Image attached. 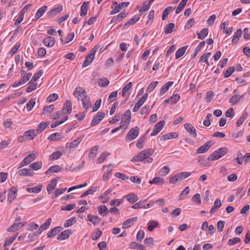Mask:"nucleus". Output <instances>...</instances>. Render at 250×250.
Returning <instances> with one entry per match:
<instances>
[{
	"mask_svg": "<svg viewBox=\"0 0 250 250\" xmlns=\"http://www.w3.org/2000/svg\"><path fill=\"white\" fill-rule=\"evenodd\" d=\"M154 150L152 148L144 150L134 156L131 161L134 162H143L145 163H150L152 162L153 159L150 157V156H151Z\"/></svg>",
	"mask_w": 250,
	"mask_h": 250,
	"instance_id": "1",
	"label": "nucleus"
},
{
	"mask_svg": "<svg viewBox=\"0 0 250 250\" xmlns=\"http://www.w3.org/2000/svg\"><path fill=\"white\" fill-rule=\"evenodd\" d=\"M190 175L189 172H181L171 176L169 182L170 184H175L177 183L181 182L184 179L188 178Z\"/></svg>",
	"mask_w": 250,
	"mask_h": 250,
	"instance_id": "2",
	"label": "nucleus"
},
{
	"mask_svg": "<svg viewBox=\"0 0 250 250\" xmlns=\"http://www.w3.org/2000/svg\"><path fill=\"white\" fill-rule=\"evenodd\" d=\"M228 152V149L226 147H221L214 151L208 157V160L213 161L224 156Z\"/></svg>",
	"mask_w": 250,
	"mask_h": 250,
	"instance_id": "3",
	"label": "nucleus"
},
{
	"mask_svg": "<svg viewBox=\"0 0 250 250\" xmlns=\"http://www.w3.org/2000/svg\"><path fill=\"white\" fill-rule=\"evenodd\" d=\"M99 47V45H96L91 49L89 54L85 57V61L82 65L83 67H86L92 62L95 57V54Z\"/></svg>",
	"mask_w": 250,
	"mask_h": 250,
	"instance_id": "4",
	"label": "nucleus"
},
{
	"mask_svg": "<svg viewBox=\"0 0 250 250\" xmlns=\"http://www.w3.org/2000/svg\"><path fill=\"white\" fill-rule=\"evenodd\" d=\"M140 129L138 126H135L130 129L126 136V141L130 142L135 139L139 134Z\"/></svg>",
	"mask_w": 250,
	"mask_h": 250,
	"instance_id": "5",
	"label": "nucleus"
},
{
	"mask_svg": "<svg viewBox=\"0 0 250 250\" xmlns=\"http://www.w3.org/2000/svg\"><path fill=\"white\" fill-rule=\"evenodd\" d=\"M73 95L78 99H83L87 96L85 90L79 86L75 88L73 93Z\"/></svg>",
	"mask_w": 250,
	"mask_h": 250,
	"instance_id": "6",
	"label": "nucleus"
},
{
	"mask_svg": "<svg viewBox=\"0 0 250 250\" xmlns=\"http://www.w3.org/2000/svg\"><path fill=\"white\" fill-rule=\"evenodd\" d=\"M165 125V122L164 121H161L158 122L155 125L150 135L153 136L158 134L163 128Z\"/></svg>",
	"mask_w": 250,
	"mask_h": 250,
	"instance_id": "7",
	"label": "nucleus"
},
{
	"mask_svg": "<svg viewBox=\"0 0 250 250\" xmlns=\"http://www.w3.org/2000/svg\"><path fill=\"white\" fill-rule=\"evenodd\" d=\"M72 103L69 100H66L62 107L61 113L62 114L66 115L67 116L72 111Z\"/></svg>",
	"mask_w": 250,
	"mask_h": 250,
	"instance_id": "8",
	"label": "nucleus"
},
{
	"mask_svg": "<svg viewBox=\"0 0 250 250\" xmlns=\"http://www.w3.org/2000/svg\"><path fill=\"white\" fill-rule=\"evenodd\" d=\"M18 189L16 187L11 188L8 191L7 201L10 204L17 197Z\"/></svg>",
	"mask_w": 250,
	"mask_h": 250,
	"instance_id": "9",
	"label": "nucleus"
},
{
	"mask_svg": "<svg viewBox=\"0 0 250 250\" xmlns=\"http://www.w3.org/2000/svg\"><path fill=\"white\" fill-rule=\"evenodd\" d=\"M36 156L35 154H31L26 157L20 164L19 168H21L29 164L31 162L34 161Z\"/></svg>",
	"mask_w": 250,
	"mask_h": 250,
	"instance_id": "10",
	"label": "nucleus"
},
{
	"mask_svg": "<svg viewBox=\"0 0 250 250\" xmlns=\"http://www.w3.org/2000/svg\"><path fill=\"white\" fill-rule=\"evenodd\" d=\"M24 225L25 223L23 222H17L16 221L15 223L8 229L7 230L9 232H14L21 229Z\"/></svg>",
	"mask_w": 250,
	"mask_h": 250,
	"instance_id": "11",
	"label": "nucleus"
},
{
	"mask_svg": "<svg viewBox=\"0 0 250 250\" xmlns=\"http://www.w3.org/2000/svg\"><path fill=\"white\" fill-rule=\"evenodd\" d=\"M184 127L187 131L193 137H196L197 134L196 132V129L191 124L189 123H186L184 125Z\"/></svg>",
	"mask_w": 250,
	"mask_h": 250,
	"instance_id": "12",
	"label": "nucleus"
},
{
	"mask_svg": "<svg viewBox=\"0 0 250 250\" xmlns=\"http://www.w3.org/2000/svg\"><path fill=\"white\" fill-rule=\"evenodd\" d=\"M104 117V113L98 112L91 123V125L94 126L98 124Z\"/></svg>",
	"mask_w": 250,
	"mask_h": 250,
	"instance_id": "13",
	"label": "nucleus"
},
{
	"mask_svg": "<svg viewBox=\"0 0 250 250\" xmlns=\"http://www.w3.org/2000/svg\"><path fill=\"white\" fill-rule=\"evenodd\" d=\"M180 96L179 94H176L172 95L168 99H166L164 101L165 104H173L177 103L180 100Z\"/></svg>",
	"mask_w": 250,
	"mask_h": 250,
	"instance_id": "14",
	"label": "nucleus"
},
{
	"mask_svg": "<svg viewBox=\"0 0 250 250\" xmlns=\"http://www.w3.org/2000/svg\"><path fill=\"white\" fill-rule=\"evenodd\" d=\"M236 159L238 164L240 165L244 162L247 163L250 159V153H247L243 156H242L241 154H238Z\"/></svg>",
	"mask_w": 250,
	"mask_h": 250,
	"instance_id": "15",
	"label": "nucleus"
},
{
	"mask_svg": "<svg viewBox=\"0 0 250 250\" xmlns=\"http://www.w3.org/2000/svg\"><path fill=\"white\" fill-rule=\"evenodd\" d=\"M211 142L208 141L206 142L203 146H200L196 150L197 154H201L206 152L211 146Z\"/></svg>",
	"mask_w": 250,
	"mask_h": 250,
	"instance_id": "16",
	"label": "nucleus"
},
{
	"mask_svg": "<svg viewBox=\"0 0 250 250\" xmlns=\"http://www.w3.org/2000/svg\"><path fill=\"white\" fill-rule=\"evenodd\" d=\"M43 43L46 46L51 47L55 44V39L53 37L48 36L44 38Z\"/></svg>",
	"mask_w": 250,
	"mask_h": 250,
	"instance_id": "17",
	"label": "nucleus"
},
{
	"mask_svg": "<svg viewBox=\"0 0 250 250\" xmlns=\"http://www.w3.org/2000/svg\"><path fill=\"white\" fill-rule=\"evenodd\" d=\"M137 217H134L129 218L125 221L123 224V229H127L131 227L137 220Z\"/></svg>",
	"mask_w": 250,
	"mask_h": 250,
	"instance_id": "18",
	"label": "nucleus"
},
{
	"mask_svg": "<svg viewBox=\"0 0 250 250\" xmlns=\"http://www.w3.org/2000/svg\"><path fill=\"white\" fill-rule=\"evenodd\" d=\"M173 84V82H168L164 84L160 89L159 96H162L164 94H165Z\"/></svg>",
	"mask_w": 250,
	"mask_h": 250,
	"instance_id": "19",
	"label": "nucleus"
},
{
	"mask_svg": "<svg viewBox=\"0 0 250 250\" xmlns=\"http://www.w3.org/2000/svg\"><path fill=\"white\" fill-rule=\"evenodd\" d=\"M72 231L71 230H65L58 235L57 239L60 241L65 240L69 237Z\"/></svg>",
	"mask_w": 250,
	"mask_h": 250,
	"instance_id": "20",
	"label": "nucleus"
},
{
	"mask_svg": "<svg viewBox=\"0 0 250 250\" xmlns=\"http://www.w3.org/2000/svg\"><path fill=\"white\" fill-rule=\"evenodd\" d=\"M178 137V134L176 132H170L163 135L160 138V140L165 141L172 138H177Z\"/></svg>",
	"mask_w": 250,
	"mask_h": 250,
	"instance_id": "21",
	"label": "nucleus"
},
{
	"mask_svg": "<svg viewBox=\"0 0 250 250\" xmlns=\"http://www.w3.org/2000/svg\"><path fill=\"white\" fill-rule=\"evenodd\" d=\"M129 248L136 250H146L144 246L141 244H138L135 242H132L129 244Z\"/></svg>",
	"mask_w": 250,
	"mask_h": 250,
	"instance_id": "22",
	"label": "nucleus"
},
{
	"mask_svg": "<svg viewBox=\"0 0 250 250\" xmlns=\"http://www.w3.org/2000/svg\"><path fill=\"white\" fill-rule=\"evenodd\" d=\"M52 219L51 218H48L46 220L44 223L42 224L38 229V230L40 232L41 234L42 232L46 230L48 228L49 226L50 225V224L51 223Z\"/></svg>",
	"mask_w": 250,
	"mask_h": 250,
	"instance_id": "23",
	"label": "nucleus"
},
{
	"mask_svg": "<svg viewBox=\"0 0 250 250\" xmlns=\"http://www.w3.org/2000/svg\"><path fill=\"white\" fill-rule=\"evenodd\" d=\"M140 18V16L139 15H135L124 24V28L125 29L128 26L134 24L139 20Z\"/></svg>",
	"mask_w": 250,
	"mask_h": 250,
	"instance_id": "24",
	"label": "nucleus"
},
{
	"mask_svg": "<svg viewBox=\"0 0 250 250\" xmlns=\"http://www.w3.org/2000/svg\"><path fill=\"white\" fill-rule=\"evenodd\" d=\"M57 183V180L54 179L52 180L50 183L47 185V191L48 194H50L52 190L56 188Z\"/></svg>",
	"mask_w": 250,
	"mask_h": 250,
	"instance_id": "25",
	"label": "nucleus"
},
{
	"mask_svg": "<svg viewBox=\"0 0 250 250\" xmlns=\"http://www.w3.org/2000/svg\"><path fill=\"white\" fill-rule=\"evenodd\" d=\"M242 35V30L240 29H237L235 33L234 36L233 37L231 42L233 44H236L239 40V38L241 37Z\"/></svg>",
	"mask_w": 250,
	"mask_h": 250,
	"instance_id": "26",
	"label": "nucleus"
},
{
	"mask_svg": "<svg viewBox=\"0 0 250 250\" xmlns=\"http://www.w3.org/2000/svg\"><path fill=\"white\" fill-rule=\"evenodd\" d=\"M18 173L19 175L23 176H32L33 175V173L28 168L21 169L18 171Z\"/></svg>",
	"mask_w": 250,
	"mask_h": 250,
	"instance_id": "27",
	"label": "nucleus"
},
{
	"mask_svg": "<svg viewBox=\"0 0 250 250\" xmlns=\"http://www.w3.org/2000/svg\"><path fill=\"white\" fill-rule=\"evenodd\" d=\"M35 82L36 81H33L32 79L29 82V86L26 90L27 93L31 92V91L35 90L37 88L38 84Z\"/></svg>",
	"mask_w": 250,
	"mask_h": 250,
	"instance_id": "28",
	"label": "nucleus"
},
{
	"mask_svg": "<svg viewBox=\"0 0 250 250\" xmlns=\"http://www.w3.org/2000/svg\"><path fill=\"white\" fill-rule=\"evenodd\" d=\"M36 136V133L34 130H29L24 133V137L26 139L33 140Z\"/></svg>",
	"mask_w": 250,
	"mask_h": 250,
	"instance_id": "29",
	"label": "nucleus"
},
{
	"mask_svg": "<svg viewBox=\"0 0 250 250\" xmlns=\"http://www.w3.org/2000/svg\"><path fill=\"white\" fill-rule=\"evenodd\" d=\"M243 97V95H233L229 99V103L231 104H235L239 103Z\"/></svg>",
	"mask_w": 250,
	"mask_h": 250,
	"instance_id": "30",
	"label": "nucleus"
},
{
	"mask_svg": "<svg viewBox=\"0 0 250 250\" xmlns=\"http://www.w3.org/2000/svg\"><path fill=\"white\" fill-rule=\"evenodd\" d=\"M42 188V184H40L33 188H27V191L29 193H37L41 191Z\"/></svg>",
	"mask_w": 250,
	"mask_h": 250,
	"instance_id": "31",
	"label": "nucleus"
},
{
	"mask_svg": "<svg viewBox=\"0 0 250 250\" xmlns=\"http://www.w3.org/2000/svg\"><path fill=\"white\" fill-rule=\"evenodd\" d=\"M61 229L62 228L60 227H55L48 232L47 237L48 238L52 237L53 236L56 235L58 232L61 230Z\"/></svg>",
	"mask_w": 250,
	"mask_h": 250,
	"instance_id": "32",
	"label": "nucleus"
},
{
	"mask_svg": "<svg viewBox=\"0 0 250 250\" xmlns=\"http://www.w3.org/2000/svg\"><path fill=\"white\" fill-rule=\"evenodd\" d=\"M126 17V14L125 13H120L116 16H114L112 18L111 20L110 23H113L116 22L117 21H121L123 18Z\"/></svg>",
	"mask_w": 250,
	"mask_h": 250,
	"instance_id": "33",
	"label": "nucleus"
},
{
	"mask_svg": "<svg viewBox=\"0 0 250 250\" xmlns=\"http://www.w3.org/2000/svg\"><path fill=\"white\" fill-rule=\"evenodd\" d=\"M132 87V83L129 82L125 84L122 91V95L124 97L126 94H129V91Z\"/></svg>",
	"mask_w": 250,
	"mask_h": 250,
	"instance_id": "34",
	"label": "nucleus"
},
{
	"mask_svg": "<svg viewBox=\"0 0 250 250\" xmlns=\"http://www.w3.org/2000/svg\"><path fill=\"white\" fill-rule=\"evenodd\" d=\"M164 183V179L159 177H154L152 180H150L149 182V183L150 184H154L159 185H162Z\"/></svg>",
	"mask_w": 250,
	"mask_h": 250,
	"instance_id": "35",
	"label": "nucleus"
},
{
	"mask_svg": "<svg viewBox=\"0 0 250 250\" xmlns=\"http://www.w3.org/2000/svg\"><path fill=\"white\" fill-rule=\"evenodd\" d=\"M147 229L149 231H152L158 226V222L156 220H150L147 224Z\"/></svg>",
	"mask_w": 250,
	"mask_h": 250,
	"instance_id": "36",
	"label": "nucleus"
},
{
	"mask_svg": "<svg viewBox=\"0 0 250 250\" xmlns=\"http://www.w3.org/2000/svg\"><path fill=\"white\" fill-rule=\"evenodd\" d=\"M87 220L92 223L94 225H96L100 221V219L98 216H94L90 214L87 215Z\"/></svg>",
	"mask_w": 250,
	"mask_h": 250,
	"instance_id": "37",
	"label": "nucleus"
},
{
	"mask_svg": "<svg viewBox=\"0 0 250 250\" xmlns=\"http://www.w3.org/2000/svg\"><path fill=\"white\" fill-rule=\"evenodd\" d=\"M113 169V167L112 165H109L107 167V171L105 173H104L103 175V180L104 181H106L108 180L109 177L111 175V171Z\"/></svg>",
	"mask_w": 250,
	"mask_h": 250,
	"instance_id": "38",
	"label": "nucleus"
},
{
	"mask_svg": "<svg viewBox=\"0 0 250 250\" xmlns=\"http://www.w3.org/2000/svg\"><path fill=\"white\" fill-rule=\"evenodd\" d=\"M197 160L201 167H208L210 166L207 160L202 156L198 157Z\"/></svg>",
	"mask_w": 250,
	"mask_h": 250,
	"instance_id": "39",
	"label": "nucleus"
},
{
	"mask_svg": "<svg viewBox=\"0 0 250 250\" xmlns=\"http://www.w3.org/2000/svg\"><path fill=\"white\" fill-rule=\"evenodd\" d=\"M62 10V5H60L58 7L55 8L51 10H50L48 14L49 16H53L57 14L60 13Z\"/></svg>",
	"mask_w": 250,
	"mask_h": 250,
	"instance_id": "40",
	"label": "nucleus"
},
{
	"mask_svg": "<svg viewBox=\"0 0 250 250\" xmlns=\"http://www.w3.org/2000/svg\"><path fill=\"white\" fill-rule=\"evenodd\" d=\"M62 134L60 132H56L51 134L48 137V140L51 141H58L62 138Z\"/></svg>",
	"mask_w": 250,
	"mask_h": 250,
	"instance_id": "41",
	"label": "nucleus"
},
{
	"mask_svg": "<svg viewBox=\"0 0 250 250\" xmlns=\"http://www.w3.org/2000/svg\"><path fill=\"white\" fill-rule=\"evenodd\" d=\"M187 48V46H183L178 49L175 53L176 59H179L182 57L185 53Z\"/></svg>",
	"mask_w": 250,
	"mask_h": 250,
	"instance_id": "42",
	"label": "nucleus"
},
{
	"mask_svg": "<svg viewBox=\"0 0 250 250\" xmlns=\"http://www.w3.org/2000/svg\"><path fill=\"white\" fill-rule=\"evenodd\" d=\"M127 201L130 203H133L138 200V196L134 193H130L125 196Z\"/></svg>",
	"mask_w": 250,
	"mask_h": 250,
	"instance_id": "43",
	"label": "nucleus"
},
{
	"mask_svg": "<svg viewBox=\"0 0 250 250\" xmlns=\"http://www.w3.org/2000/svg\"><path fill=\"white\" fill-rule=\"evenodd\" d=\"M47 8V7L46 6H43L40 8H39L35 15V18L37 19H39L40 17H41L43 14L45 13V12L46 11Z\"/></svg>",
	"mask_w": 250,
	"mask_h": 250,
	"instance_id": "44",
	"label": "nucleus"
},
{
	"mask_svg": "<svg viewBox=\"0 0 250 250\" xmlns=\"http://www.w3.org/2000/svg\"><path fill=\"white\" fill-rule=\"evenodd\" d=\"M81 100L83 103V106L84 109L87 110L88 108L91 107V104L89 99L87 97V96Z\"/></svg>",
	"mask_w": 250,
	"mask_h": 250,
	"instance_id": "45",
	"label": "nucleus"
},
{
	"mask_svg": "<svg viewBox=\"0 0 250 250\" xmlns=\"http://www.w3.org/2000/svg\"><path fill=\"white\" fill-rule=\"evenodd\" d=\"M88 5H89V2L86 1V2H84L83 3V4H82V5L81 6V16H85L87 14Z\"/></svg>",
	"mask_w": 250,
	"mask_h": 250,
	"instance_id": "46",
	"label": "nucleus"
},
{
	"mask_svg": "<svg viewBox=\"0 0 250 250\" xmlns=\"http://www.w3.org/2000/svg\"><path fill=\"white\" fill-rule=\"evenodd\" d=\"M248 116V113L247 112H244L237 120L236 122V126H239L241 125L247 118Z\"/></svg>",
	"mask_w": 250,
	"mask_h": 250,
	"instance_id": "47",
	"label": "nucleus"
},
{
	"mask_svg": "<svg viewBox=\"0 0 250 250\" xmlns=\"http://www.w3.org/2000/svg\"><path fill=\"white\" fill-rule=\"evenodd\" d=\"M208 28H203L200 33H197L198 39L201 40L205 39L208 34Z\"/></svg>",
	"mask_w": 250,
	"mask_h": 250,
	"instance_id": "48",
	"label": "nucleus"
},
{
	"mask_svg": "<svg viewBox=\"0 0 250 250\" xmlns=\"http://www.w3.org/2000/svg\"><path fill=\"white\" fill-rule=\"evenodd\" d=\"M62 153L61 151H56L52 153L51 155H50L49 157V159L50 160H57L58 159L62 157Z\"/></svg>",
	"mask_w": 250,
	"mask_h": 250,
	"instance_id": "49",
	"label": "nucleus"
},
{
	"mask_svg": "<svg viewBox=\"0 0 250 250\" xmlns=\"http://www.w3.org/2000/svg\"><path fill=\"white\" fill-rule=\"evenodd\" d=\"M111 8L112 9V11L110 12V15L115 14L118 13L121 10L119 7V5L118 4L117 2L115 1L113 2L111 5Z\"/></svg>",
	"mask_w": 250,
	"mask_h": 250,
	"instance_id": "50",
	"label": "nucleus"
},
{
	"mask_svg": "<svg viewBox=\"0 0 250 250\" xmlns=\"http://www.w3.org/2000/svg\"><path fill=\"white\" fill-rule=\"evenodd\" d=\"M109 153L107 152H104L103 153H102L98 158L96 163L97 164H101L103 163L106 158L109 155Z\"/></svg>",
	"mask_w": 250,
	"mask_h": 250,
	"instance_id": "51",
	"label": "nucleus"
},
{
	"mask_svg": "<svg viewBox=\"0 0 250 250\" xmlns=\"http://www.w3.org/2000/svg\"><path fill=\"white\" fill-rule=\"evenodd\" d=\"M151 5L147 1H145L143 3V6L139 9V11L140 14L147 11L149 9Z\"/></svg>",
	"mask_w": 250,
	"mask_h": 250,
	"instance_id": "52",
	"label": "nucleus"
},
{
	"mask_svg": "<svg viewBox=\"0 0 250 250\" xmlns=\"http://www.w3.org/2000/svg\"><path fill=\"white\" fill-rule=\"evenodd\" d=\"M210 55H211L210 53H207L204 54L201 57L199 61L200 62H205V63L207 64V65L209 66V63L208 61V59L210 57Z\"/></svg>",
	"mask_w": 250,
	"mask_h": 250,
	"instance_id": "53",
	"label": "nucleus"
},
{
	"mask_svg": "<svg viewBox=\"0 0 250 250\" xmlns=\"http://www.w3.org/2000/svg\"><path fill=\"white\" fill-rule=\"evenodd\" d=\"M82 139H83V137H79V138H77L76 139L73 140V141H72L71 142H70L69 143V147L70 148H74V147L77 146L82 141Z\"/></svg>",
	"mask_w": 250,
	"mask_h": 250,
	"instance_id": "54",
	"label": "nucleus"
},
{
	"mask_svg": "<svg viewBox=\"0 0 250 250\" xmlns=\"http://www.w3.org/2000/svg\"><path fill=\"white\" fill-rule=\"evenodd\" d=\"M76 222V218L75 217H72L68 219L64 224V227L65 228L69 227L72 226Z\"/></svg>",
	"mask_w": 250,
	"mask_h": 250,
	"instance_id": "55",
	"label": "nucleus"
},
{
	"mask_svg": "<svg viewBox=\"0 0 250 250\" xmlns=\"http://www.w3.org/2000/svg\"><path fill=\"white\" fill-rule=\"evenodd\" d=\"M98 83L100 87H105L109 83V81L106 78H103L99 80Z\"/></svg>",
	"mask_w": 250,
	"mask_h": 250,
	"instance_id": "56",
	"label": "nucleus"
},
{
	"mask_svg": "<svg viewBox=\"0 0 250 250\" xmlns=\"http://www.w3.org/2000/svg\"><path fill=\"white\" fill-rule=\"evenodd\" d=\"M174 27H175V25L174 23H168L167 25L166 28L165 30V31H164L165 33L166 34H168L171 33L173 31Z\"/></svg>",
	"mask_w": 250,
	"mask_h": 250,
	"instance_id": "57",
	"label": "nucleus"
},
{
	"mask_svg": "<svg viewBox=\"0 0 250 250\" xmlns=\"http://www.w3.org/2000/svg\"><path fill=\"white\" fill-rule=\"evenodd\" d=\"M60 167L58 165L52 166L46 171L45 173L48 174L49 173L58 172L60 171Z\"/></svg>",
	"mask_w": 250,
	"mask_h": 250,
	"instance_id": "58",
	"label": "nucleus"
},
{
	"mask_svg": "<svg viewBox=\"0 0 250 250\" xmlns=\"http://www.w3.org/2000/svg\"><path fill=\"white\" fill-rule=\"evenodd\" d=\"M41 234L40 232L38 230L33 232L32 233H30L28 235V238L29 239L30 241H34L36 239H37L38 236Z\"/></svg>",
	"mask_w": 250,
	"mask_h": 250,
	"instance_id": "59",
	"label": "nucleus"
},
{
	"mask_svg": "<svg viewBox=\"0 0 250 250\" xmlns=\"http://www.w3.org/2000/svg\"><path fill=\"white\" fill-rule=\"evenodd\" d=\"M169 171V168L167 166H164L160 170L158 173L161 176H165L167 175Z\"/></svg>",
	"mask_w": 250,
	"mask_h": 250,
	"instance_id": "60",
	"label": "nucleus"
},
{
	"mask_svg": "<svg viewBox=\"0 0 250 250\" xmlns=\"http://www.w3.org/2000/svg\"><path fill=\"white\" fill-rule=\"evenodd\" d=\"M98 211L100 215L104 216L108 212V208L104 205H102L98 208Z\"/></svg>",
	"mask_w": 250,
	"mask_h": 250,
	"instance_id": "61",
	"label": "nucleus"
},
{
	"mask_svg": "<svg viewBox=\"0 0 250 250\" xmlns=\"http://www.w3.org/2000/svg\"><path fill=\"white\" fill-rule=\"evenodd\" d=\"M32 76V74L31 72L28 73L25 75L22 76L21 77V80L20 82H21L22 84H23L25 83L26 82H27L29 79L31 78Z\"/></svg>",
	"mask_w": 250,
	"mask_h": 250,
	"instance_id": "62",
	"label": "nucleus"
},
{
	"mask_svg": "<svg viewBox=\"0 0 250 250\" xmlns=\"http://www.w3.org/2000/svg\"><path fill=\"white\" fill-rule=\"evenodd\" d=\"M158 82L157 81H153L151 82L147 87L146 91L147 92H151L158 85Z\"/></svg>",
	"mask_w": 250,
	"mask_h": 250,
	"instance_id": "63",
	"label": "nucleus"
},
{
	"mask_svg": "<svg viewBox=\"0 0 250 250\" xmlns=\"http://www.w3.org/2000/svg\"><path fill=\"white\" fill-rule=\"evenodd\" d=\"M49 125V123H45L44 122H42V123H41L39 125H38V128L37 129V131L38 132H42L43 130H44L46 128V127Z\"/></svg>",
	"mask_w": 250,
	"mask_h": 250,
	"instance_id": "64",
	"label": "nucleus"
}]
</instances>
